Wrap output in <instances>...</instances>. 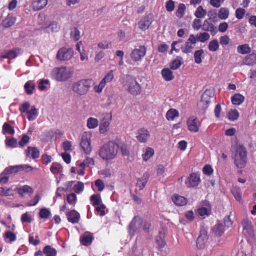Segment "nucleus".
Returning a JSON list of instances; mask_svg holds the SVG:
<instances>
[{
	"instance_id": "2f4dec72",
	"label": "nucleus",
	"mask_w": 256,
	"mask_h": 256,
	"mask_svg": "<svg viewBox=\"0 0 256 256\" xmlns=\"http://www.w3.org/2000/svg\"><path fill=\"white\" fill-rule=\"evenodd\" d=\"M251 51L252 49L248 44H244L238 47V52L243 55L249 54Z\"/></svg>"
},
{
	"instance_id": "1a4fd4ad",
	"label": "nucleus",
	"mask_w": 256,
	"mask_h": 256,
	"mask_svg": "<svg viewBox=\"0 0 256 256\" xmlns=\"http://www.w3.org/2000/svg\"><path fill=\"white\" fill-rule=\"evenodd\" d=\"M208 239L209 236L208 235V230L204 226H202L200 235L197 240V247L200 249L204 248Z\"/></svg>"
},
{
	"instance_id": "5701e85b",
	"label": "nucleus",
	"mask_w": 256,
	"mask_h": 256,
	"mask_svg": "<svg viewBox=\"0 0 256 256\" xmlns=\"http://www.w3.org/2000/svg\"><path fill=\"white\" fill-rule=\"evenodd\" d=\"M26 154L27 156L30 157L34 160L39 158L40 156V152L36 147L28 146L26 151Z\"/></svg>"
},
{
	"instance_id": "680f3d73",
	"label": "nucleus",
	"mask_w": 256,
	"mask_h": 256,
	"mask_svg": "<svg viewBox=\"0 0 256 256\" xmlns=\"http://www.w3.org/2000/svg\"><path fill=\"white\" fill-rule=\"evenodd\" d=\"M203 172L208 176H212L214 173V170L210 164H206L203 168Z\"/></svg>"
},
{
	"instance_id": "58836bf2",
	"label": "nucleus",
	"mask_w": 256,
	"mask_h": 256,
	"mask_svg": "<svg viewBox=\"0 0 256 256\" xmlns=\"http://www.w3.org/2000/svg\"><path fill=\"white\" fill-rule=\"evenodd\" d=\"M44 253L46 256H56L57 251L50 246H47L44 248Z\"/></svg>"
},
{
	"instance_id": "9d476101",
	"label": "nucleus",
	"mask_w": 256,
	"mask_h": 256,
	"mask_svg": "<svg viewBox=\"0 0 256 256\" xmlns=\"http://www.w3.org/2000/svg\"><path fill=\"white\" fill-rule=\"evenodd\" d=\"M214 100V94L212 91L207 90L202 94L200 104L204 109H206Z\"/></svg>"
},
{
	"instance_id": "e2e57ef3",
	"label": "nucleus",
	"mask_w": 256,
	"mask_h": 256,
	"mask_svg": "<svg viewBox=\"0 0 256 256\" xmlns=\"http://www.w3.org/2000/svg\"><path fill=\"white\" fill-rule=\"evenodd\" d=\"M166 8L168 12H172L175 8V2L172 0H169L166 2Z\"/></svg>"
},
{
	"instance_id": "9b49d317",
	"label": "nucleus",
	"mask_w": 256,
	"mask_h": 256,
	"mask_svg": "<svg viewBox=\"0 0 256 256\" xmlns=\"http://www.w3.org/2000/svg\"><path fill=\"white\" fill-rule=\"evenodd\" d=\"M112 120V114H106L104 115L100 126V132L102 134L106 133L110 130V124Z\"/></svg>"
},
{
	"instance_id": "f257e3e1",
	"label": "nucleus",
	"mask_w": 256,
	"mask_h": 256,
	"mask_svg": "<svg viewBox=\"0 0 256 256\" xmlns=\"http://www.w3.org/2000/svg\"><path fill=\"white\" fill-rule=\"evenodd\" d=\"M118 143L110 140L105 143L100 149L98 154L101 158L106 162L112 161L116 158L118 154Z\"/></svg>"
},
{
	"instance_id": "ddd939ff",
	"label": "nucleus",
	"mask_w": 256,
	"mask_h": 256,
	"mask_svg": "<svg viewBox=\"0 0 256 256\" xmlns=\"http://www.w3.org/2000/svg\"><path fill=\"white\" fill-rule=\"evenodd\" d=\"M202 29L204 31L210 32L212 36H215L218 33L217 27L214 26V20L211 18L204 20Z\"/></svg>"
},
{
	"instance_id": "473e14b6",
	"label": "nucleus",
	"mask_w": 256,
	"mask_h": 256,
	"mask_svg": "<svg viewBox=\"0 0 256 256\" xmlns=\"http://www.w3.org/2000/svg\"><path fill=\"white\" fill-rule=\"evenodd\" d=\"M182 58L180 56H178L176 58L173 60L170 65V68L172 70H177L182 64Z\"/></svg>"
},
{
	"instance_id": "c03bdc74",
	"label": "nucleus",
	"mask_w": 256,
	"mask_h": 256,
	"mask_svg": "<svg viewBox=\"0 0 256 256\" xmlns=\"http://www.w3.org/2000/svg\"><path fill=\"white\" fill-rule=\"evenodd\" d=\"M154 151L152 148H146L144 154L142 156L143 160L144 161H148L154 155Z\"/></svg>"
},
{
	"instance_id": "79ce46f5",
	"label": "nucleus",
	"mask_w": 256,
	"mask_h": 256,
	"mask_svg": "<svg viewBox=\"0 0 256 256\" xmlns=\"http://www.w3.org/2000/svg\"><path fill=\"white\" fill-rule=\"evenodd\" d=\"M211 212L212 210L210 208H207L202 207L198 208V214L204 218H205L206 216H210L211 214Z\"/></svg>"
},
{
	"instance_id": "20e7f679",
	"label": "nucleus",
	"mask_w": 256,
	"mask_h": 256,
	"mask_svg": "<svg viewBox=\"0 0 256 256\" xmlns=\"http://www.w3.org/2000/svg\"><path fill=\"white\" fill-rule=\"evenodd\" d=\"M124 87L133 96H138L142 92L141 86L137 82L136 80L132 76H128L122 82Z\"/></svg>"
},
{
	"instance_id": "6e6552de",
	"label": "nucleus",
	"mask_w": 256,
	"mask_h": 256,
	"mask_svg": "<svg viewBox=\"0 0 256 256\" xmlns=\"http://www.w3.org/2000/svg\"><path fill=\"white\" fill-rule=\"evenodd\" d=\"M196 44L197 40L195 38V35L191 34L184 44L181 46L182 52L186 54L192 53Z\"/></svg>"
},
{
	"instance_id": "4c0bfd02",
	"label": "nucleus",
	"mask_w": 256,
	"mask_h": 256,
	"mask_svg": "<svg viewBox=\"0 0 256 256\" xmlns=\"http://www.w3.org/2000/svg\"><path fill=\"white\" fill-rule=\"evenodd\" d=\"M99 122L98 119L90 118L87 121V126L89 129H94L98 126Z\"/></svg>"
},
{
	"instance_id": "423d86ee",
	"label": "nucleus",
	"mask_w": 256,
	"mask_h": 256,
	"mask_svg": "<svg viewBox=\"0 0 256 256\" xmlns=\"http://www.w3.org/2000/svg\"><path fill=\"white\" fill-rule=\"evenodd\" d=\"M146 48L144 46H140L132 52L130 58L135 62H140L146 56Z\"/></svg>"
},
{
	"instance_id": "a18cd8bd",
	"label": "nucleus",
	"mask_w": 256,
	"mask_h": 256,
	"mask_svg": "<svg viewBox=\"0 0 256 256\" xmlns=\"http://www.w3.org/2000/svg\"><path fill=\"white\" fill-rule=\"evenodd\" d=\"M204 54L203 50H200L196 51L194 54L195 62L197 64H200L202 62V57Z\"/></svg>"
},
{
	"instance_id": "4d7b16f0",
	"label": "nucleus",
	"mask_w": 256,
	"mask_h": 256,
	"mask_svg": "<svg viewBox=\"0 0 256 256\" xmlns=\"http://www.w3.org/2000/svg\"><path fill=\"white\" fill-rule=\"evenodd\" d=\"M114 79V74L113 70H110L108 72L104 78L101 80L104 82V84L106 86V83L110 82Z\"/></svg>"
},
{
	"instance_id": "f704fd0d",
	"label": "nucleus",
	"mask_w": 256,
	"mask_h": 256,
	"mask_svg": "<svg viewBox=\"0 0 256 256\" xmlns=\"http://www.w3.org/2000/svg\"><path fill=\"white\" fill-rule=\"evenodd\" d=\"M36 88V84L33 81L30 80L24 85V89L28 94L30 95L33 94L34 90Z\"/></svg>"
},
{
	"instance_id": "c85d7f7f",
	"label": "nucleus",
	"mask_w": 256,
	"mask_h": 256,
	"mask_svg": "<svg viewBox=\"0 0 256 256\" xmlns=\"http://www.w3.org/2000/svg\"><path fill=\"white\" fill-rule=\"evenodd\" d=\"M226 225H215L212 228V232L216 236L220 237L224 234Z\"/></svg>"
},
{
	"instance_id": "6e6d98bb",
	"label": "nucleus",
	"mask_w": 256,
	"mask_h": 256,
	"mask_svg": "<svg viewBox=\"0 0 256 256\" xmlns=\"http://www.w3.org/2000/svg\"><path fill=\"white\" fill-rule=\"evenodd\" d=\"M220 47L218 40H216L211 41L208 45V49L210 52H214L217 51Z\"/></svg>"
},
{
	"instance_id": "39448f33",
	"label": "nucleus",
	"mask_w": 256,
	"mask_h": 256,
	"mask_svg": "<svg viewBox=\"0 0 256 256\" xmlns=\"http://www.w3.org/2000/svg\"><path fill=\"white\" fill-rule=\"evenodd\" d=\"M52 76L57 81L65 82L72 76V72L66 67L62 66L54 69L52 72Z\"/></svg>"
},
{
	"instance_id": "f8f14e48",
	"label": "nucleus",
	"mask_w": 256,
	"mask_h": 256,
	"mask_svg": "<svg viewBox=\"0 0 256 256\" xmlns=\"http://www.w3.org/2000/svg\"><path fill=\"white\" fill-rule=\"evenodd\" d=\"M7 230L6 232L4 235V238L6 242L12 243L16 240V234L12 232L16 230L15 225H6Z\"/></svg>"
},
{
	"instance_id": "3c124183",
	"label": "nucleus",
	"mask_w": 256,
	"mask_h": 256,
	"mask_svg": "<svg viewBox=\"0 0 256 256\" xmlns=\"http://www.w3.org/2000/svg\"><path fill=\"white\" fill-rule=\"evenodd\" d=\"M19 194L22 196L24 193L33 194L34 190L32 188L29 186H24L22 188H19L18 190Z\"/></svg>"
},
{
	"instance_id": "c9c22d12",
	"label": "nucleus",
	"mask_w": 256,
	"mask_h": 256,
	"mask_svg": "<svg viewBox=\"0 0 256 256\" xmlns=\"http://www.w3.org/2000/svg\"><path fill=\"white\" fill-rule=\"evenodd\" d=\"M2 132L4 134L14 135L15 134L14 128L8 123H4L2 126Z\"/></svg>"
},
{
	"instance_id": "ea45409f",
	"label": "nucleus",
	"mask_w": 256,
	"mask_h": 256,
	"mask_svg": "<svg viewBox=\"0 0 256 256\" xmlns=\"http://www.w3.org/2000/svg\"><path fill=\"white\" fill-rule=\"evenodd\" d=\"M22 167L20 166H10L6 168L4 172L6 174H10L13 173H16L22 171Z\"/></svg>"
},
{
	"instance_id": "864d4df0",
	"label": "nucleus",
	"mask_w": 256,
	"mask_h": 256,
	"mask_svg": "<svg viewBox=\"0 0 256 256\" xmlns=\"http://www.w3.org/2000/svg\"><path fill=\"white\" fill-rule=\"evenodd\" d=\"M206 11L202 6H200L195 12L194 15L198 18H204L206 14Z\"/></svg>"
},
{
	"instance_id": "a19ab883",
	"label": "nucleus",
	"mask_w": 256,
	"mask_h": 256,
	"mask_svg": "<svg viewBox=\"0 0 256 256\" xmlns=\"http://www.w3.org/2000/svg\"><path fill=\"white\" fill-rule=\"evenodd\" d=\"M186 10V6L185 4H180L176 13V16L179 18H182L184 16Z\"/></svg>"
},
{
	"instance_id": "49530a36",
	"label": "nucleus",
	"mask_w": 256,
	"mask_h": 256,
	"mask_svg": "<svg viewBox=\"0 0 256 256\" xmlns=\"http://www.w3.org/2000/svg\"><path fill=\"white\" fill-rule=\"evenodd\" d=\"M50 170L54 174H58L62 172V167L58 163L54 162L50 168Z\"/></svg>"
},
{
	"instance_id": "dca6fc26",
	"label": "nucleus",
	"mask_w": 256,
	"mask_h": 256,
	"mask_svg": "<svg viewBox=\"0 0 256 256\" xmlns=\"http://www.w3.org/2000/svg\"><path fill=\"white\" fill-rule=\"evenodd\" d=\"M150 136V132L145 128H141L138 131L136 138L140 143H146Z\"/></svg>"
},
{
	"instance_id": "393cba45",
	"label": "nucleus",
	"mask_w": 256,
	"mask_h": 256,
	"mask_svg": "<svg viewBox=\"0 0 256 256\" xmlns=\"http://www.w3.org/2000/svg\"><path fill=\"white\" fill-rule=\"evenodd\" d=\"M48 3V0H34L32 6L34 10L38 11L44 8L47 6Z\"/></svg>"
},
{
	"instance_id": "412c9836",
	"label": "nucleus",
	"mask_w": 256,
	"mask_h": 256,
	"mask_svg": "<svg viewBox=\"0 0 256 256\" xmlns=\"http://www.w3.org/2000/svg\"><path fill=\"white\" fill-rule=\"evenodd\" d=\"M152 22V20L148 16L143 18L138 23V28L142 30L145 31L149 28Z\"/></svg>"
},
{
	"instance_id": "de8ad7c7",
	"label": "nucleus",
	"mask_w": 256,
	"mask_h": 256,
	"mask_svg": "<svg viewBox=\"0 0 256 256\" xmlns=\"http://www.w3.org/2000/svg\"><path fill=\"white\" fill-rule=\"evenodd\" d=\"M244 62L246 65L251 66L256 64V54H252L245 58Z\"/></svg>"
},
{
	"instance_id": "c756f323",
	"label": "nucleus",
	"mask_w": 256,
	"mask_h": 256,
	"mask_svg": "<svg viewBox=\"0 0 256 256\" xmlns=\"http://www.w3.org/2000/svg\"><path fill=\"white\" fill-rule=\"evenodd\" d=\"M245 100V98L242 94H238L232 98V102L233 104L240 106L242 104Z\"/></svg>"
},
{
	"instance_id": "338daca9",
	"label": "nucleus",
	"mask_w": 256,
	"mask_h": 256,
	"mask_svg": "<svg viewBox=\"0 0 256 256\" xmlns=\"http://www.w3.org/2000/svg\"><path fill=\"white\" fill-rule=\"evenodd\" d=\"M76 200V195L74 193L68 194L67 196V202L69 204L71 205L74 204Z\"/></svg>"
},
{
	"instance_id": "0e129e2a",
	"label": "nucleus",
	"mask_w": 256,
	"mask_h": 256,
	"mask_svg": "<svg viewBox=\"0 0 256 256\" xmlns=\"http://www.w3.org/2000/svg\"><path fill=\"white\" fill-rule=\"evenodd\" d=\"M71 36L76 42L78 41L80 38V32L78 28H75L74 30L71 32Z\"/></svg>"
},
{
	"instance_id": "7ed1b4c3",
	"label": "nucleus",
	"mask_w": 256,
	"mask_h": 256,
	"mask_svg": "<svg viewBox=\"0 0 256 256\" xmlns=\"http://www.w3.org/2000/svg\"><path fill=\"white\" fill-rule=\"evenodd\" d=\"M234 159L238 168L242 169L246 166L248 162V152L243 145L238 144L236 146Z\"/></svg>"
},
{
	"instance_id": "b1692460",
	"label": "nucleus",
	"mask_w": 256,
	"mask_h": 256,
	"mask_svg": "<svg viewBox=\"0 0 256 256\" xmlns=\"http://www.w3.org/2000/svg\"><path fill=\"white\" fill-rule=\"evenodd\" d=\"M67 217L69 222L72 224H76L79 222L80 216L78 212L72 210L68 212Z\"/></svg>"
},
{
	"instance_id": "69168bd1",
	"label": "nucleus",
	"mask_w": 256,
	"mask_h": 256,
	"mask_svg": "<svg viewBox=\"0 0 256 256\" xmlns=\"http://www.w3.org/2000/svg\"><path fill=\"white\" fill-rule=\"evenodd\" d=\"M30 136L26 134H24L18 144L20 147L23 148L30 142Z\"/></svg>"
},
{
	"instance_id": "774afa93",
	"label": "nucleus",
	"mask_w": 256,
	"mask_h": 256,
	"mask_svg": "<svg viewBox=\"0 0 256 256\" xmlns=\"http://www.w3.org/2000/svg\"><path fill=\"white\" fill-rule=\"evenodd\" d=\"M192 26L194 30L197 31L200 30V29L202 26V20L200 19L194 20Z\"/></svg>"
},
{
	"instance_id": "8fccbe9b",
	"label": "nucleus",
	"mask_w": 256,
	"mask_h": 256,
	"mask_svg": "<svg viewBox=\"0 0 256 256\" xmlns=\"http://www.w3.org/2000/svg\"><path fill=\"white\" fill-rule=\"evenodd\" d=\"M230 12L228 8H222L220 9L218 12V17L221 20H226L229 16Z\"/></svg>"
},
{
	"instance_id": "2eb2a0df",
	"label": "nucleus",
	"mask_w": 256,
	"mask_h": 256,
	"mask_svg": "<svg viewBox=\"0 0 256 256\" xmlns=\"http://www.w3.org/2000/svg\"><path fill=\"white\" fill-rule=\"evenodd\" d=\"M188 130L191 132H198L200 130L199 120L194 116L190 117L187 121Z\"/></svg>"
},
{
	"instance_id": "37998d69",
	"label": "nucleus",
	"mask_w": 256,
	"mask_h": 256,
	"mask_svg": "<svg viewBox=\"0 0 256 256\" xmlns=\"http://www.w3.org/2000/svg\"><path fill=\"white\" fill-rule=\"evenodd\" d=\"M232 194L234 196L235 198L238 202H241L242 200V192L240 188L238 187H234L232 190Z\"/></svg>"
},
{
	"instance_id": "4468645a",
	"label": "nucleus",
	"mask_w": 256,
	"mask_h": 256,
	"mask_svg": "<svg viewBox=\"0 0 256 256\" xmlns=\"http://www.w3.org/2000/svg\"><path fill=\"white\" fill-rule=\"evenodd\" d=\"M80 146L84 153L87 155L90 154L92 150L90 136L87 134H84L82 138Z\"/></svg>"
},
{
	"instance_id": "7c9ffc66",
	"label": "nucleus",
	"mask_w": 256,
	"mask_h": 256,
	"mask_svg": "<svg viewBox=\"0 0 256 256\" xmlns=\"http://www.w3.org/2000/svg\"><path fill=\"white\" fill-rule=\"evenodd\" d=\"M210 35L207 32H201L198 34L195 35V38L197 40V43L199 42L204 43L210 40Z\"/></svg>"
},
{
	"instance_id": "bb28decb",
	"label": "nucleus",
	"mask_w": 256,
	"mask_h": 256,
	"mask_svg": "<svg viewBox=\"0 0 256 256\" xmlns=\"http://www.w3.org/2000/svg\"><path fill=\"white\" fill-rule=\"evenodd\" d=\"M149 178V174L146 173L144 174L142 178L138 180L136 186L139 188L140 190H142L146 187Z\"/></svg>"
},
{
	"instance_id": "aec40b11",
	"label": "nucleus",
	"mask_w": 256,
	"mask_h": 256,
	"mask_svg": "<svg viewBox=\"0 0 256 256\" xmlns=\"http://www.w3.org/2000/svg\"><path fill=\"white\" fill-rule=\"evenodd\" d=\"M166 238V230H162L159 232L158 235L156 238V243L158 246V248L162 249L165 247L166 244L165 240Z\"/></svg>"
},
{
	"instance_id": "052dcab7",
	"label": "nucleus",
	"mask_w": 256,
	"mask_h": 256,
	"mask_svg": "<svg viewBox=\"0 0 256 256\" xmlns=\"http://www.w3.org/2000/svg\"><path fill=\"white\" fill-rule=\"evenodd\" d=\"M84 188V186L83 182H78L74 187V190L76 194H80L82 192Z\"/></svg>"
},
{
	"instance_id": "5fc2aeb1",
	"label": "nucleus",
	"mask_w": 256,
	"mask_h": 256,
	"mask_svg": "<svg viewBox=\"0 0 256 256\" xmlns=\"http://www.w3.org/2000/svg\"><path fill=\"white\" fill-rule=\"evenodd\" d=\"M90 201L93 206H96L100 205L102 198L100 194H94L90 197Z\"/></svg>"
},
{
	"instance_id": "e433bc0d",
	"label": "nucleus",
	"mask_w": 256,
	"mask_h": 256,
	"mask_svg": "<svg viewBox=\"0 0 256 256\" xmlns=\"http://www.w3.org/2000/svg\"><path fill=\"white\" fill-rule=\"evenodd\" d=\"M51 215V212L49 209L46 208H42L38 214L39 218L44 220H48Z\"/></svg>"
},
{
	"instance_id": "603ef678",
	"label": "nucleus",
	"mask_w": 256,
	"mask_h": 256,
	"mask_svg": "<svg viewBox=\"0 0 256 256\" xmlns=\"http://www.w3.org/2000/svg\"><path fill=\"white\" fill-rule=\"evenodd\" d=\"M6 144L7 147L10 148H16L18 146V140L15 138H10L6 140Z\"/></svg>"
},
{
	"instance_id": "0eeeda50",
	"label": "nucleus",
	"mask_w": 256,
	"mask_h": 256,
	"mask_svg": "<svg viewBox=\"0 0 256 256\" xmlns=\"http://www.w3.org/2000/svg\"><path fill=\"white\" fill-rule=\"evenodd\" d=\"M74 55V52L72 48L63 47L58 51L56 58L60 61H68L70 60Z\"/></svg>"
},
{
	"instance_id": "6ab92c4d",
	"label": "nucleus",
	"mask_w": 256,
	"mask_h": 256,
	"mask_svg": "<svg viewBox=\"0 0 256 256\" xmlns=\"http://www.w3.org/2000/svg\"><path fill=\"white\" fill-rule=\"evenodd\" d=\"M22 51L20 48H14L6 52L4 54L1 56V58L3 59H14L22 53Z\"/></svg>"
},
{
	"instance_id": "09e8293b",
	"label": "nucleus",
	"mask_w": 256,
	"mask_h": 256,
	"mask_svg": "<svg viewBox=\"0 0 256 256\" xmlns=\"http://www.w3.org/2000/svg\"><path fill=\"white\" fill-rule=\"evenodd\" d=\"M118 151L120 150L123 156H128L130 154V152L128 148L127 145L124 142L118 144Z\"/></svg>"
},
{
	"instance_id": "f03ea898",
	"label": "nucleus",
	"mask_w": 256,
	"mask_h": 256,
	"mask_svg": "<svg viewBox=\"0 0 256 256\" xmlns=\"http://www.w3.org/2000/svg\"><path fill=\"white\" fill-rule=\"evenodd\" d=\"M94 80L91 79H82L74 82L72 86V91L77 95L84 96L86 95L94 86Z\"/></svg>"
},
{
	"instance_id": "4be33fe9",
	"label": "nucleus",
	"mask_w": 256,
	"mask_h": 256,
	"mask_svg": "<svg viewBox=\"0 0 256 256\" xmlns=\"http://www.w3.org/2000/svg\"><path fill=\"white\" fill-rule=\"evenodd\" d=\"M172 200L174 204L178 206H183L188 203V200L178 194H174L172 196Z\"/></svg>"
},
{
	"instance_id": "13d9d810",
	"label": "nucleus",
	"mask_w": 256,
	"mask_h": 256,
	"mask_svg": "<svg viewBox=\"0 0 256 256\" xmlns=\"http://www.w3.org/2000/svg\"><path fill=\"white\" fill-rule=\"evenodd\" d=\"M240 114L236 110H230L228 114V119L231 121L237 120Z\"/></svg>"
},
{
	"instance_id": "bf43d9fd",
	"label": "nucleus",
	"mask_w": 256,
	"mask_h": 256,
	"mask_svg": "<svg viewBox=\"0 0 256 256\" xmlns=\"http://www.w3.org/2000/svg\"><path fill=\"white\" fill-rule=\"evenodd\" d=\"M27 114L29 120H34L38 115V110L35 107H32L30 110L28 112Z\"/></svg>"
},
{
	"instance_id": "a878e982",
	"label": "nucleus",
	"mask_w": 256,
	"mask_h": 256,
	"mask_svg": "<svg viewBox=\"0 0 256 256\" xmlns=\"http://www.w3.org/2000/svg\"><path fill=\"white\" fill-rule=\"evenodd\" d=\"M243 233L248 238H254L255 237L254 232L252 225H244Z\"/></svg>"
},
{
	"instance_id": "cd10ccee",
	"label": "nucleus",
	"mask_w": 256,
	"mask_h": 256,
	"mask_svg": "<svg viewBox=\"0 0 256 256\" xmlns=\"http://www.w3.org/2000/svg\"><path fill=\"white\" fill-rule=\"evenodd\" d=\"M162 75L164 79L167 82H170L174 78L173 72L168 68H164L162 71Z\"/></svg>"
},
{
	"instance_id": "f3484780",
	"label": "nucleus",
	"mask_w": 256,
	"mask_h": 256,
	"mask_svg": "<svg viewBox=\"0 0 256 256\" xmlns=\"http://www.w3.org/2000/svg\"><path fill=\"white\" fill-rule=\"evenodd\" d=\"M201 182L198 174L196 173L191 174L186 182V184L188 188H194L198 186Z\"/></svg>"
},
{
	"instance_id": "72a5a7b5",
	"label": "nucleus",
	"mask_w": 256,
	"mask_h": 256,
	"mask_svg": "<svg viewBox=\"0 0 256 256\" xmlns=\"http://www.w3.org/2000/svg\"><path fill=\"white\" fill-rule=\"evenodd\" d=\"M179 116L178 110L171 108L167 112L166 117L168 120H174L175 118H178Z\"/></svg>"
},
{
	"instance_id": "a211bd4d",
	"label": "nucleus",
	"mask_w": 256,
	"mask_h": 256,
	"mask_svg": "<svg viewBox=\"0 0 256 256\" xmlns=\"http://www.w3.org/2000/svg\"><path fill=\"white\" fill-rule=\"evenodd\" d=\"M94 240V234L90 232H84L80 238V242L82 245L85 246H90Z\"/></svg>"
}]
</instances>
